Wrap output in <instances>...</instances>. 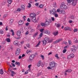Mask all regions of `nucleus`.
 <instances>
[{
	"instance_id": "20",
	"label": "nucleus",
	"mask_w": 78,
	"mask_h": 78,
	"mask_svg": "<svg viewBox=\"0 0 78 78\" xmlns=\"http://www.w3.org/2000/svg\"><path fill=\"white\" fill-rule=\"evenodd\" d=\"M42 42L43 45V46H45V45H46V44H47V41L44 40L42 41Z\"/></svg>"
},
{
	"instance_id": "30",
	"label": "nucleus",
	"mask_w": 78,
	"mask_h": 78,
	"mask_svg": "<svg viewBox=\"0 0 78 78\" xmlns=\"http://www.w3.org/2000/svg\"><path fill=\"white\" fill-rule=\"evenodd\" d=\"M73 0H67V2L68 3H70Z\"/></svg>"
},
{
	"instance_id": "43",
	"label": "nucleus",
	"mask_w": 78,
	"mask_h": 78,
	"mask_svg": "<svg viewBox=\"0 0 78 78\" xmlns=\"http://www.w3.org/2000/svg\"><path fill=\"white\" fill-rule=\"evenodd\" d=\"M12 73V74H13L14 75H16V73L15 72H14V71H12L11 72Z\"/></svg>"
},
{
	"instance_id": "42",
	"label": "nucleus",
	"mask_w": 78,
	"mask_h": 78,
	"mask_svg": "<svg viewBox=\"0 0 78 78\" xmlns=\"http://www.w3.org/2000/svg\"><path fill=\"white\" fill-rule=\"evenodd\" d=\"M8 16V14H4L3 16V18H5V17H6Z\"/></svg>"
},
{
	"instance_id": "35",
	"label": "nucleus",
	"mask_w": 78,
	"mask_h": 78,
	"mask_svg": "<svg viewBox=\"0 0 78 78\" xmlns=\"http://www.w3.org/2000/svg\"><path fill=\"white\" fill-rule=\"evenodd\" d=\"M0 33L1 34H3L4 33V31L3 30H1L0 31Z\"/></svg>"
},
{
	"instance_id": "41",
	"label": "nucleus",
	"mask_w": 78,
	"mask_h": 78,
	"mask_svg": "<svg viewBox=\"0 0 78 78\" xmlns=\"http://www.w3.org/2000/svg\"><path fill=\"white\" fill-rule=\"evenodd\" d=\"M28 5L29 6H27V8H31V4L28 3Z\"/></svg>"
},
{
	"instance_id": "37",
	"label": "nucleus",
	"mask_w": 78,
	"mask_h": 78,
	"mask_svg": "<svg viewBox=\"0 0 78 78\" xmlns=\"http://www.w3.org/2000/svg\"><path fill=\"white\" fill-rule=\"evenodd\" d=\"M74 42L75 43H78V41L76 38H75L74 39Z\"/></svg>"
},
{
	"instance_id": "22",
	"label": "nucleus",
	"mask_w": 78,
	"mask_h": 78,
	"mask_svg": "<svg viewBox=\"0 0 78 78\" xmlns=\"http://www.w3.org/2000/svg\"><path fill=\"white\" fill-rule=\"evenodd\" d=\"M13 21H14V20L13 19H11L10 21V25H12V24Z\"/></svg>"
},
{
	"instance_id": "51",
	"label": "nucleus",
	"mask_w": 78,
	"mask_h": 78,
	"mask_svg": "<svg viewBox=\"0 0 78 78\" xmlns=\"http://www.w3.org/2000/svg\"><path fill=\"white\" fill-rule=\"evenodd\" d=\"M51 20H52V21H55V18H54V17H51Z\"/></svg>"
},
{
	"instance_id": "63",
	"label": "nucleus",
	"mask_w": 78,
	"mask_h": 78,
	"mask_svg": "<svg viewBox=\"0 0 78 78\" xmlns=\"http://www.w3.org/2000/svg\"><path fill=\"white\" fill-rule=\"evenodd\" d=\"M31 67V65H29L28 66V67L29 69H30Z\"/></svg>"
},
{
	"instance_id": "27",
	"label": "nucleus",
	"mask_w": 78,
	"mask_h": 78,
	"mask_svg": "<svg viewBox=\"0 0 78 78\" xmlns=\"http://www.w3.org/2000/svg\"><path fill=\"white\" fill-rule=\"evenodd\" d=\"M42 33H41L40 34H39L38 39H40V38L42 37Z\"/></svg>"
},
{
	"instance_id": "11",
	"label": "nucleus",
	"mask_w": 78,
	"mask_h": 78,
	"mask_svg": "<svg viewBox=\"0 0 78 78\" xmlns=\"http://www.w3.org/2000/svg\"><path fill=\"white\" fill-rule=\"evenodd\" d=\"M76 1L73 0L72 4V6H76Z\"/></svg>"
},
{
	"instance_id": "36",
	"label": "nucleus",
	"mask_w": 78,
	"mask_h": 78,
	"mask_svg": "<svg viewBox=\"0 0 78 78\" xmlns=\"http://www.w3.org/2000/svg\"><path fill=\"white\" fill-rule=\"evenodd\" d=\"M41 25L42 26V27H44V26H45V24L44 23H41Z\"/></svg>"
},
{
	"instance_id": "6",
	"label": "nucleus",
	"mask_w": 78,
	"mask_h": 78,
	"mask_svg": "<svg viewBox=\"0 0 78 78\" xmlns=\"http://www.w3.org/2000/svg\"><path fill=\"white\" fill-rule=\"evenodd\" d=\"M64 30L65 31H67V30H69V31H71L72 30V28H71L70 27H69L68 26H66V27H65L64 28Z\"/></svg>"
},
{
	"instance_id": "33",
	"label": "nucleus",
	"mask_w": 78,
	"mask_h": 78,
	"mask_svg": "<svg viewBox=\"0 0 78 78\" xmlns=\"http://www.w3.org/2000/svg\"><path fill=\"white\" fill-rule=\"evenodd\" d=\"M70 55L71 56V58H73V57L75 56V55H74V54H70Z\"/></svg>"
},
{
	"instance_id": "61",
	"label": "nucleus",
	"mask_w": 78,
	"mask_h": 78,
	"mask_svg": "<svg viewBox=\"0 0 78 78\" xmlns=\"http://www.w3.org/2000/svg\"><path fill=\"white\" fill-rule=\"evenodd\" d=\"M78 31V30L76 29H75L74 30V32H76Z\"/></svg>"
},
{
	"instance_id": "4",
	"label": "nucleus",
	"mask_w": 78,
	"mask_h": 78,
	"mask_svg": "<svg viewBox=\"0 0 78 78\" xmlns=\"http://www.w3.org/2000/svg\"><path fill=\"white\" fill-rule=\"evenodd\" d=\"M52 22V21H51V19L48 20V21L46 20L45 22V25H46V26H48V25H50V24Z\"/></svg>"
},
{
	"instance_id": "34",
	"label": "nucleus",
	"mask_w": 78,
	"mask_h": 78,
	"mask_svg": "<svg viewBox=\"0 0 78 78\" xmlns=\"http://www.w3.org/2000/svg\"><path fill=\"white\" fill-rule=\"evenodd\" d=\"M53 6L54 7V8H56V4L55 2H54Z\"/></svg>"
},
{
	"instance_id": "60",
	"label": "nucleus",
	"mask_w": 78,
	"mask_h": 78,
	"mask_svg": "<svg viewBox=\"0 0 78 78\" xmlns=\"http://www.w3.org/2000/svg\"><path fill=\"white\" fill-rule=\"evenodd\" d=\"M73 22V21H72V20H69V23H72Z\"/></svg>"
},
{
	"instance_id": "64",
	"label": "nucleus",
	"mask_w": 78,
	"mask_h": 78,
	"mask_svg": "<svg viewBox=\"0 0 78 78\" xmlns=\"http://www.w3.org/2000/svg\"><path fill=\"white\" fill-rule=\"evenodd\" d=\"M25 25L26 26H28L29 25V23H26Z\"/></svg>"
},
{
	"instance_id": "40",
	"label": "nucleus",
	"mask_w": 78,
	"mask_h": 78,
	"mask_svg": "<svg viewBox=\"0 0 78 78\" xmlns=\"http://www.w3.org/2000/svg\"><path fill=\"white\" fill-rule=\"evenodd\" d=\"M15 64L16 65H18V66H20V62H15Z\"/></svg>"
},
{
	"instance_id": "12",
	"label": "nucleus",
	"mask_w": 78,
	"mask_h": 78,
	"mask_svg": "<svg viewBox=\"0 0 78 78\" xmlns=\"http://www.w3.org/2000/svg\"><path fill=\"white\" fill-rule=\"evenodd\" d=\"M36 16V14L34 13H32L30 14V18H32V17H35Z\"/></svg>"
},
{
	"instance_id": "18",
	"label": "nucleus",
	"mask_w": 78,
	"mask_h": 78,
	"mask_svg": "<svg viewBox=\"0 0 78 78\" xmlns=\"http://www.w3.org/2000/svg\"><path fill=\"white\" fill-rule=\"evenodd\" d=\"M58 34H59V32L58 31L56 32H54L53 33V34L56 36H58Z\"/></svg>"
},
{
	"instance_id": "55",
	"label": "nucleus",
	"mask_w": 78,
	"mask_h": 78,
	"mask_svg": "<svg viewBox=\"0 0 78 78\" xmlns=\"http://www.w3.org/2000/svg\"><path fill=\"white\" fill-rule=\"evenodd\" d=\"M54 15L55 17H58V14L55 13Z\"/></svg>"
},
{
	"instance_id": "54",
	"label": "nucleus",
	"mask_w": 78,
	"mask_h": 78,
	"mask_svg": "<svg viewBox=\"0 0 78 78\" xmlns=\"http://www.w3.org/2000/svg\"><path fill=\"white\" fill-rule=\"evenodd\" d=\"M61 11H60V9H57V11L58 12H59H59H60Z\"/></svg>"
},
{
	"instance_id": "17",
	"label": "nucleus",
	"mask_w": 78,
	"mask_h": 78,
	"mask_svg": "<svg viewBox=\"0 0 78 78\" xmlns=\"http://www.w3.org/2000/svg\"><path fill=\"white\" fill-rule=\"evenodd\" d=\"M23 23V20H20L19 22H18V24L20 25H22Z\"/></svg>"
},
{
	"instance_id": "16",
	"label": "nucleus",
	"mask_w": 78,
	"mask_h": 78,
	"mask_svg": "<svg viewBox=\"0 0 78 78\" xmlns=\"http://www.w3.org/2000/svg\"><path fill=\"white\" fill-rule=\"evenodd\" d=\"M13 44L15 45H19V42L18 41H15L13 42Z\"/></svg>"
},
{
	"instance_id": "25",
	"label": "nucleus",
	"mask_w": 78,
	"mask_h": 78,
	"mask_svg": "<svg viewBox=\"0 0 78 78\" xmlns=\"http://www.w3.org/2000/svg\"><path fill=\"white\" fill-rule=\"evenodd\" d=\"M10 32H12V36H14V30H13L11 29L10 30Z\"/></svg>"
},
{
	"instance_id": "28",
	"label": "nucleus",
	"mask_w": 78,
	"mask_h": 78,
	"mask_svg": "<svg viewBox=\"0 0 78 78\" xmlns=\"http://www.w3.org/2000/svg\"><path fill=\"white\" fill-rule=\"evenodd\" d=\"M32 52V51L31 50H27V54H28V53H31Z\"/></svg>"
},
{
	"instance_id": "45",
	"label": "nucleus",
	"mask_w": 78,
	"mask_h": 78,
	"mask_svg": "<svg viewBox=\"0 0 78 78\" xmlns=\"http://www.w3.org/2000/svg\"><path fill=\"white\" fill-rule=\"evenodd\" d=\"M26 46H27V47H28V48H30V44L29 43H27V44H26Z\"/></svg>"
},
{
	"instance_id": "3",
	"label": "nucleus",
	"mask_w": 78,
	"mask_h": 78,
	"mask_svg": "<svg viewBox=\"0 0 78 78\" xmlns=\"http://www.w3.org/2000/svg\"><path fill=\"white\" fill-rule=\"evenodd\" d=\"M49 12L51 15H55L56 13V11L55 9H53L49 11Z\"/></svg>"
},
{
	"instance_id": "32",
	"label": "nucleus",
	"mask_w": 78,
	"mask_h": 78,
	"mask_svg": "<svg viewBox=\"0 0 78 78\" xmlns=\"http://www.w3.org/2000/svg\"><path fill=\"white\" fill-rule=\"evenodd\" d=\"M55 57L57 58V59H59V57L58 56V55L57 54H55Z\"/></svg>"
},
{
	"instance_id": "50",
	"label": "nucleus",
	"mask_w": 78,
	"mask_h": 78,
	"mask_svg": "<svg viewBox=\"0 0 78 78\" xmlns=\"http://www.w3.org/2000/svg\"><path fill=\"white\" fill-rule=\"evenodd\" d=\"M37 34H38V32H37L36 33H35L34 35V37H36L37 35Z\"/></svg>"
},
{
	"instance_id": "38",
	"label": "nucleus",
	"mask_w": 78,
	"mask_h": 78,
	"mask_svg": "<svg viewBox=\"0 0 78 78\" xmlns=\"http://www.w3.org/2000/svg\"><path fill=\"white\" fill-rule=\"evenodd\" d=\"M70 58H72V57H71V56H70V55H69L67 56V59H70Z\"/></svg>"
},
{
	"instance_id": "52",
	"label": "nucleus",
	"mask_w": 78,
	"mask_h": 78,
	"mask_svg": "<svg viewBox=\"0 0 78 78\" xmlns=\"http://www.w3.org/2000/svg\"><path fill=\"white\" fill-rule=\"evenodd\" d=\"M14 38L15 39H20V38L16 37H14Z\"/></svg>"
},
{
	"instance_id": "59",
	"label": "nucleus",
	"mask_w": 78,
	"mask_h": 78,
	"mask_svg": "<svg viewBox=\"0 0 78 78\" xmlns=\"http://www.w3.org/2000/svg\"><path fill=\"white\" fill-rule=\"evenodd\" d=\"M68 46L67 45H66V46H65L64 48V49H67L68 48Z\"/></svg>"
},
{
	"instance_id": "2",
	"label": "nucleus",
	"mask_w": 78,
	"mask_h": 78,
	"mask_svg": "<svg viewBox=\"0 0 78 78\" xmlns=\"http://www.w3.org/2000/svg\"><path fill=\"white\" fill-rule=\"evenodd\" d=\"M60 9H67V6L64 2L62 3L60 6Z\"/></svg>"
},
{
	"instance_id": "48",
	"label": "nucleus",
	"mask_w": 78,
	"mask_h": 78,
	"mask_svg": "<svg viewBox=\"0 0 78 78\" xmlns=\"http://www.w3.org/2000/svg\"><path fill=\"white\" fill-rule=\"evenodd\" d=\"M34 31V29H32L30 31V33H33Z\"/></svg>"
},
{
	"instance_id": "53",
	"label": "nucleus",
	"mask_w": 78,
	"mask_h": 78,
	"mask_svg": "<svg viewBox=\"0 0 78 78\" xmlns=\"http://www.w3.org/2000/svg\"><path fill=\"white\" fill-rule=\"evenodd\" d=\"M44 29H41L40 30V32H42V31H44Z\"/></svg>"
},
{
	"instance_id": "21",
	"label": "nucleus",
	"mask_w": 78,
	"mask_h": 78,
	"mask_svg": "<svg viewBox=\"0 0 78 78\" xmlns=\"http://www.w3.org/2000/svg\"><path fill=\"white\" fill-rule=\"evenodd\" d=\"M21 9L22 10H23V11L25 10V6H24V5H21Z\"/></svg>"
},
{
	"instance_id": "29",
	"label": "nucleus",
	"mask_w": 78,
	"mask_h": 78,
	"mask_svg": "<svg viewBox=\"0 0 78 78\" xmlns=\"http://www.w3.org/2000/svg\"><path fill=\"white\" fill-rule=\"evenodd\" d=\"M6 41L7 42H10L11 41V40H10V39L9 38H7L6 39Z\"/></svg>"
},
{
	"instance_id": "58",
	"label": "nucleus",
	"mask_w": 78,
	"mask_h": 78,
	"mask_svg": "<svg viewBox=\"0 0 78 78\" xmlns=\"http://www.w3.org/2000/svg\"><path fill=\"white\" fill-rule=\"evenodd\" d=\"M28 70H27V72H25L24 73V75H27V73H28V72L27 71Z\"/></svg>"
},
{
	"instance_id": "24",
	"label": "nucleus",
	"mask_w": 78,
	"mask_h": 78,
	"mask_svg": "<svg viewBox=\"0 0 78 78\" xmlns=\"http://www.w3.org/2000/svg\"><path fill=\"white\" fill-rule=\"evenodd\" d=\"M3 69H0V73L1 75H3Z\"/></svg>"
},
{
	"instance_id": "62",
	"label": "nucleus",
	"mask_w": 78,
	"mask_h": 78,
	"mask_svg": "<svg viewBox=\"0 0 78 78\" xmlns=\"http://www.w3.org/2000/svg\"><path fill=\"white\" fill-rule=\"evenodd\" d=\"M35 6H38L39 5V3H36L35 4Z\"/></svg>"
},
{
	"instance_id": "10",
	"label": "nucleus",
	"mask_w": 78,
	"mask_h": 78,
	"mask_svg": "<svg viewBox=\"0 0 78 78\" xmlns=\"http://www.w3.org/2000/svg\"><path fill=\"white\" fill-rule=\"evenodd\" d=\"M62 41V39H59L58 40H57L55 41H54L53 43L54 44H57V43H58L60 41Z\"/></svg>"
},
{
	"instance_id": "31",
	"label": "nucleus",
	"mask_w": 78,
	"mask_h": 78,
	"mask_svg": "<svg viewBox=\"0 0 78 78\" xmlns=\"http://www.w3.org/2000/svg\"><path fill=\"white\" fill-rule=\"evenodd\" d=\"M70 19H72V20H73V19H75L74 16H73V15H72L70 17Z\"/></svg>"
},
{
	"instance_id": "26",
	"label": "nucleus",
	"mask_w": 78,
	"mask_h": 78,
	"mask_svg": "<svg viewBox=\"0 0 78 78\" xmlns=\"http://www.w3.org/2000/svg\"><path fill=\"white\" fill-rule=\"evenodd\" d=\"M72 72V70L70 69H68L67 70H66L65 71V72Z\"/></svg>"
},
{
	"instance_id": "13",
	"label": "nucleus",
	"mask_w": 78,
	"mask_h": 78,
	"mask_svg": "<svg viewBox=\"0 0 78 78\" xmlns=\"http://www.w3.org/2000/svg\"><path fill=\"white\" fill-rule=\"evenodd\" d=\"M73 48H71V49L72 51H74L76 50V47H75V45H73Z\"/></svg>"
},
{
	"instance_id": "1",
	"label": "nucleus",
	"mask_w": 78,
	"mask_h": 78,
	"mask_svg": "<svg viewBox=\"0 0 78 78\" xmlns=\"http://www.w3.org/2000/svg\"><path fill=\"white\" fill-rule=\"evenodd\" d=\"M57 64L55 62H52L49 63V66L51 68H54L56 66Z\"/></svg>"
},
{
	"instance_id": "56",
	"label": "nucleus",
	"mask_w": 78,
	"mask_h": 78,
	"mask_svg": "<svg viewBox=\"0 0 78 78\" xmlns=\"http://www.w3.org/2000/svg\"><path fill=\"white\" fill-rule=\"evenodd\" d=\"M49 43H51V42H53V40H50L48 41Z\"/></svg>"
},
{
	"instance_id": "14",
	"label": "nucleus",
	"mask_w": 78,
	"mask_h": 78,
	"mask_svg": "<svg viewBox=\"0 0 78 78\" xmlns=\"http://www.w3.org/2000/svg\"><path fill=\"white\" fill-rule=\"evenodd\" d=\"M59 14H66V12L64 10H61L59 12Z\"/></svg>"
},
{
	"instance_id": "39",
	"label": "nucleus",
	"mask_w": 78,
	"mask_h": 78,
	"mask_svg": "<svg viewBox=\"0 0 78 78\" xmlns=\"http://www.w3.org/2000/svg\"><path fill=\"white\" fill-rule=\"evenodd\" d=\"M12 0H9L7 2L9 4H11L12 3Z\"/></svg>"
},
{
	"instance_id": "8",
	"label": "nucleus",
	"mask_w": 78,
	"mask_h": 78,
	"mask_svg": "<svg viewBox=\"0 0 78 78\" xmlns=\"http://www.w3.org/2000/svg\"><path fill=\"white\" fill-rule=\"evenodd\" d=\"M30 20L34 22V23H36V17H35V16H34L32 18H30Z\"/></svg>"
},
{
	"instance_id": "5",
	"label": "nucleus",
	"mask_w": 78,
	"mask_h": 78,
	"mask_svg": "<svg viewBox=\"0 0 78 78\" xmlns=\"http://www.w3.org/2000/svg\"><path fill=\"white\" fill-rule=\"evenodd\" d=\"M42 64L41 66L42 67H43L44 66V64H43V63L42 62V61L41 60H40L39 61V62H38L37 63V66L38 67H40L41 66V65Z\"/></svg>"
},
{
	"instance_id": "7",
	"label": "nucleus",
	"mask_w": 78,
	"mask_h": 78,
	"mask_svg": "<svg viewBox=\"0 0 78 78\" xmlns=\"http://www.w3.org/2000/svg\"><path fill=\"white\" fill-rule=\"evenodd\" d=\"M20 49L18 48L16 50V51L15 53V55H16V56H18V55H19L20 54Z\"/></svg>"
},
{
	"instance_id": "47",
	"label": "nucleus",
	"mask_w": 78,
	"mask_h": 78,
	"mask_svg": "<svg viewBox=\"0 0 78 78\" xmlns=\"http://www.w3.org/2000/svg\"><path fill=\"white\" fill-rule=\"evenodd\" d=\"M43 6L44 5L42 4H41L39 5V8H42Z\"/></svg>"
},
{
	"instance_id": "19",
	"label": "nucleus",
	"mask_w": 78,
	"mask_h": 78,
	"mask_svg": "<svg viewBox=\"0 0 78 78\" xmlns=\"http://www.w3.org/2000/svg\"><path fill=\"white\" fill-rule=\"evenodd\" d=\"M45 33L47 34H50V32L48 30H46L45 31Z\"/></svg>"
},
{
	"instance_id": "49",
	"label": "nucleus",
	"mask_w": 78,
	"mask_h": 78,
	"mask_svg": "<svg viewBox=\"0 0 78 78\" xmlns=\"http://www.w3.org/2000/svg\"><path fill=\"white\" fill-rule=\"evenodd\" d=\"M41 57L42 58V59H44V56L42 55H41Z\"/></svg>"
},
{
	"instance_id": "46",
	"label": "nucleus",
	"mask_w": 78,
	"mask_h": 78,
	"mask_svg": "<svg viewBox=\"0 0 78 78\" xmlns=\"http://www.w3.org/2000/svg\"><path fill=\"white\" fill-rule=\"evenodd\" d=\"M67 51V50L66 49H64L63 51V53H65Z\"/></svg>"
},
{
	"instance_id": "15",
	"label": "nucleus",
	"mask_w": 78,
	"mask_h": 78,
	"mask_svg": "<svg viewBox=\"0 0 78 78\" xmlns=\"http://www.w3.org/2000/svg\"><path fill=\"white\" fill-rule=\"evenodd\" d=\"M16 35L18 36H20L21 35V32H20V31H17L16 32Z\"/></svg>"
},
{
	"instance_id": "9",
	"label": "nucleus",
	"mask_w": 78,
	"mask_h": 78,
	"mask_svg": "<svg viewBox=\"0 0 78 78\" xmlns=\"http://www.w3.org/2000/svg\"><path fill=\"white\" fill-rule=\"evenodd\" d=\"M34 57H35V55H30L29 57V60H30V61H31V60H33V59H34Z\"/></svg>"
},
{
	"instance_id": "44",
	"label": "nucleus",
	"mask_w": 78,
	"mask_h": 78,
	"mask_svg": "<svg viewBox=\"0 0 78 78\" xmlns=\"http://www.w3.org/2000/svg\"><path fill=\"white\" fill-rule=\"evenodd\" d=\"M41 43V41H39L38 43L37 44L36 46V47H38L39 45H40V44Z\"/></svg>"
},
{
	"instance_id": "57",
	"label": "nucleus",
	"mask_w": 78,
	"mask_h": 78,
	"mask_svg": "<svg viewBox=\"0 0 78 78\" xmlns=\"http://www.w3.org/2000/svg\"><path fill=\"white\" fill-rule=\"evenodd\" d=\"M60 26V24H58L57 25L56 27H57V28H58V27H59Z\"/></svg>"
},
{
	"instance_id": "23",
	"label": "nucleus",
	"mask_w": 78,
	"mask_h": 78,
	"mask_svg": "<svg viewBox=\"0 0 78 78\" xmlns=\"http://www.w3.org/2000/svg\"><path fill=\"white\" fill-rule=\"evenodd\" d=\"M50 40V39L48 37H45L44 38V40L45 41H46V42H47V41H48Z\"/></svg>"
}]
</instances>
